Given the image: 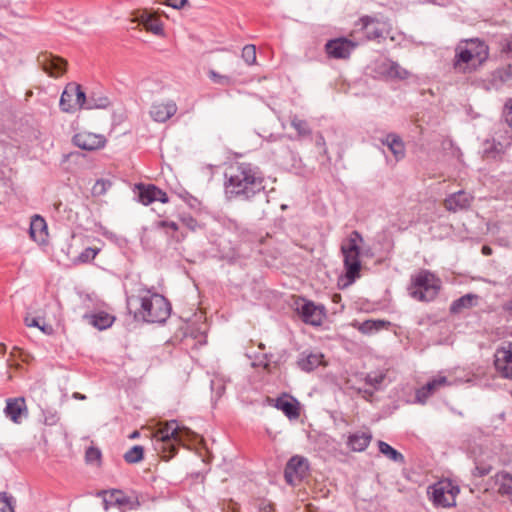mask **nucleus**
<instances>
[{
  "label": "nucleus",
  "instance_id": "f704fd0d",
  "mask_svg": "<svg viewBox=\"0 0 512 512\" xmlns=\"http://www.w3.org/2000/svg\"><path fill=\"white\" fill-rule=\"evenodd\" d=\"M291 126L297 131L299 137H307L311 135V128L307 121L297 116L291 117Z\"/></svg>",
  "mask_w": 512,
  "mask_h": 512
},
{
  "label": "nucleus",
  "instance_id": "2eb2a0df",
  "mask_svg": "<svg viewBox=\"0 0 512 512\" xmlns=\"http://www.w3.org/2000/svg\"><path fill=\"white\" fill-rule=\"evenodd\" d=\"M38 62L43 70L52 77L61 76L66 70V61L52 54H42L38 57Z\"/></svg>",
  "mask_w": 512,
  "mask_h": 512
},
{
  "label": "nucleus",
  "instance_id": "a18cd8bd",
  "mask_svg": "<svg viewBox=\"0 0 512 512\" xmlns=\"http://www.w3.org/2000/svg\"><path fill=\"white\" fill-rule=\"evenodd\" d=\"M98 253V249L88 247L78 256L80 262H88L93 260Z\"/></svg>",
  "mask_w": 512,
  "mask_h": 512
},
{
  "label": "nucleus",
  "instance_id": "de8ad7c7",
  "mask_svg": "<svg viewBox=\"0 0 512 512\" xmlns=\"http://www.w3.org/2000/svg\"><path fill=\"white\" fill-rule=\"evenodd\" d=\"M503 115L505 117L507 124L510 127H512V98L508 99L505 102V105L503 108Z\"/></svg>",
  "mask_w": 512,
  "mask_h": 512
},
{
  "label": "nucleus",
  "instance_id": "09e8293b",
  "mask_svg": "<svg viewBox=\"0 0 512 512\" xmlns=\"http://www.w3.org/2000/svg\"><path fill=\"white\" fill-rule=\"evenodd\" d=\"M156 227L157 228H169V229H172L174 231L178 230V225L176 222H173V221H158L156 223Z\"/></svg>",
  "mask_w": 512,
  "mask_h": 512
},
{
  "label": "nucleus",
  "instance_id": "5701e85b",
  "mask_svg": "<svg viewBox=\"0 0 512 512\" xmlns=\"http://www.w3.org/2000/svg\"><path fill=\"white\" fill-rule=\"evenodd\" d=\"M134 21L142 24L145 29L155 35L163 34V25L161 21L154 15L150 14L147 11H142L139 13Z\"/></svg>",
  "mask_w": 512,
  "mask_h": 512
},
{
  "label": "nucleus",
  "instance_id": "39448f33",
  "mask_svg": "<svg viewBox=\"0 0 512 512\" xmlns=\"http://www.w3.org/2000/svg\"><path fill=\"white\" fill-rule=\"evenodd\" d=\"M441 281L432 272L422 269L411 276L409 295L420 302L432 301L438 294Z\"/></svg>",
  "mask_w": 512,
  "mask_h": 512
},
{
  "label": "nucleus",
  "instance_id": "7ed1b4c3",
  "mask_svg": "<svg viewBox=\"0 0 512 512\" xmlns=\"http://www.w3.org/2000/svg\"><path fill=\"white\" fill-rule=\"evenodd\" d=\"M487 45L479 39L465 40L455 48L453 68L458 73H471L488 58Z\"/></svg>",
  "mask_w": 512,
  "mask_h": 512
},
{
  "label": "nucleus",
  "instance_id": "5fc2aeb1",
  "mask_svg": "<svg viewBox=\"0 0 512 512\" xmlns=\"http://www.w3.org/2000/svg\"><path fill=\"white\" fill-rule=\"evenodd\" d=\"M504 310L510 314H512V299L506 302L503 306Z\"/></svg>",
  "mask_w": 512,
  "mask_h": 512
},
{
  "label": "nucleus",
  "instance_id": "6ab92c4d",
  "mask_svg": "<svg viewBox=\"0 0 512 512\" xmlns=\"http://www.w3.org/2000/svg\"><path fill=\"white\" fill-rule=\"evenodd\" d=\"M70 90H72V94L74 96V104L75 109L85 108V109H95V108H104L108 105L107 98H101L99 103H91L87 101L85 92L82 90L80 85L70 84L68 85Z\"/></svg>",
  "mask_w": 512,
  "mask_h": 512
},
{
  "label": "nucleus",
  "instance_id": "6e6d98bb",
  "mask_svg": "<svg viewBox=\"0 0 512 512\" xmlns=\"http://www.w3.org/2000/svg\"><path fill=\"white\" fill-rule=\"evenodd\" d=\"M482 253H483L484 255H490V254L492 253V250H491V248H490V247H488V246H483V247H482Z\"/></svg>",
  "mask_w": 512,
  "mask_h": 512
},
{
  "label": "nucleus",
  "instance_id": "a878e982",
  "mask_svg": "<svg viewBox=\"0 0 512 512\" xmlns=\"http://www.w3.org/2000/svg\"><path fill=\"white\" fill-rule=\"evenodd\" d=\"M511 144V137L508 136L504 142H496L495 140H487L484 143L483 155L487 159H496L504 153L506 148Z\"/></svg>",
  "mask_w": 512,
  "mask_h": 512
},
{
  "label": "nucleus",
  "instance_id": "9d476101",
  "mask_svg": "<svg viewBox=\"0 0 512 512\" xmlns=\"http://www.w3.org/2000/svg\"><path fill=\"white\" fill-rule=\"evenodd\" d=\"M309 468L308 460L302 456L295 455L287 462L284 476L290 485L300 482L307 474Z\"/></svg>",
  "mask_w": 512,
  "mask_h": 512
},
{
  "label": "nucleus",
  "instance_id": "c03bdc74",
  "mask_svg": "<svg viewBox=\"0 0 512 512\" xmlns=\"http://www.w3.org/2000/svg\"><path fill=\"white\" fill-rule=\"evenodd\" d=\"M0 512H14L11 498L6 493H0Z\"/></svg>",
  "mask_w": 512,
  "mask_h": 512
},
{
  "label": "nucleus",
  "instance_id": "37998d69",
  "mask_svg": "<svg viewBox=\"0 0 512 512\" xmlns=\"http://www.w3.org/2000/svg\"><path fill=\"white\" fill-rule=\"evenodd\" d=\"M208 75H209V78L214 83L219 84V85L229 86L233 83V80L231 77H229L227 75H221L214 70H210Z\"/></svg>",
  "mask_w": 512,
  "mask_h": 512
},
{
  "label": "nucleus",
  "instance_id": "3c124183",
  "mask_svg": "<svg viewBox=\"0 0 512 512\" xmlns=\"http://www.w3.org/2000/svg\"><path fill=\"white\" fill-rule=\"evenodd\" d=\"M383 378L384 377L382 375L374 376V377H372L371 375H368L366 380H367V383H369L373 386H377L383 381Z\"/></svg>",
  "mask_w": 512,
  "mask_h": 512
},
{
  "label": "nucleus",
  "instance_id": "13d9d810",
  "mask_svg": "<svg viewBox=\"0 0 512 512\" xmlns=\"http://www.w3.org/2000/svg\"><path fill=\"white\" fill-rule=\"evenodd\" d=\"M139 433L138 431H134L131 435H130V438H136L138 437Z\"/></svg>",
  "mask_w": 512,
  "mask_h": 512
},
{
  "label": "nucleus",
  "instance_id": "f03ea898",
  "mask_svg": "<svg viewBox=\"0 0 512 512\" xmlns=\"http://www.w3.org/2000/svg\"><path fill=\"white\" fill-rule=\"evenodd\" d=\"M132 301L140 306L135 312V316L146 322L163 323L170 315L171 307L167 299L146 288L140 289L136 297L130 298L129 303Z\"/></svg>",
  "mask_w": 512,
  "mask_h": 512
},
{
  "label": "nucleus",
  "instance_id": "9b49d317",
  "mask_svg": "<svg viewBox=\"0 0 512 512\" xmlns=\"http://www.w3.org/2000/svg\"><path fill=\"white\" fill-rule=\"evenodd\" d=\"M494 365L503 378L512 380V342L496 349Z\"/></svg>",
  "mask_w": 512,
  "mask_h": 512
},
{
  "label": "nucleus",
  "instance_id": "c85d7f7f",
  "mask_svg": "<svg viewBox=\"0 0 512 512\" xmlns=\"http://www.w3.org/2000/svg\"><path fill=\"white\" fill-rule=\"evenodd\" d=\"M385 74L393 79L405 80L410 77V72L394 61L383 64Z\"/></svg>",
  "mask_w": 512,
  "mask_h": 512
},
{
  "label": "nucleus",
  "instance_id": "aec40b11",
  "mask_svg": "<svg viewBox=\"0 0 512 512\" xmlns=\"http://www.w3.org/2000/svg\"><path fill=\"white\" fill-rule=\"evenodd\" d=\"M139 199L142 204L149 205L154 201L168 202L167 194L154 185H139Z\"/></svg>",
  "mask_w": 512,
  "mask_h": 512
},
{
  "label": "nucleus",
  "instance_id": "b1692460",
  "mask_svg": "<svg viewBox=\"0 0 512 512\" xmlns=\"http://www.w3.org/2000/svg\"><path fill=\"white\" fill-rule=\"evenodd\" d=\"M372 440V434L370 431H357L349 435L347 440V446L355 452L364 451Z\"/></svg>",
  "mask_w": 512,
  "mask_h": 512
},
{
  "label": "nucleus",
  "instance_id": "c9c22d12",
  "mask_svg": "<svg viewBox=\"0 0 512 512\" xmlns=\"http://www.w3.org/2000/svg\"><path fill=\"white\" fill-rule=\"evenodd\" d=\"M25 323L28 327H37L45 334H51L53 331V328L51 325L47 324L44 319L40 317H30L27 316L25 318Z\"/></svg>",
  "mask_w": 512,
  "mask_h": 512
},
{
  "label": "nucleus",
  "instance_id": "72a5a7b5",
  "mask_svg": "<svg viewBox=\"0 0 512 512\" xmlns=\"http://www.w3.org/2000/svg\"><path fill=\"white\" fill-rule=\"evenodd\" d=\"M476 299L475 295L472 294H466L459 299L455 300L451 305V312L452 313H459L463 309L470 308L474 305V300Z\"/></svg>",
  "mask_w": 512,
  "mask_h": 512
},
{
  "label": "nucleus",
  "instance_id": "ea45409f",
  "mask_svg": "<svg viewBox=\"0 0 512 512\" xmlns=\"http://www.w3.org/2000/svg\"><path fill=\"white\" fill-rule=\"evenodd\" d=\"M493 77L495 80H499L502 83L512 80V65L497 69Z\"/></svg>",
  "mask_w": 512,
  "mask_h": 512
},
{
  "label": "nucleus",
  "instance_id": "bf43d9fd",
  "mask_svg": "<svg viewBox=\"0 0 512 512\" xmlns=\"http://www.w3.org/2000/svg\"><path fill=\"white\" fill-rule=\"evenodd\" d=\"M508 49L512 52V38L508 42Z\"/></svg>",
  "mask_w": 512,
  "mask_h": 512
},
{
  "label": "nucleus",
  "instance_id": "473e14b6",
  "mask_svg": "<svg viewBox=\"0 0 512 512\" xmlns=\"http://www.w3.org/2000/svg\"><path fill=\"white\" fill-rule=\"evenodd\" d=\"M71 91L69 86H67L60 97V109L65 113H73L76 111L74 104L75 99Z\"/></svg>",
  "mask_w": 512,
  "mask_h": 512
},
{
  "label": "nucleus",
  "instance_id": "bb28decb",
  "mask_svg": "<svg viewBox=\"0 0 512 512\" xmlns=\"http://www.w3.org/2000/svg\"><path fill=\"white\" fill-rule=\"evenodd\" d=\"M278 410H281L289 419H297L299 417V409L297 402L291 398L279 397L277 398L275 405Z\"/></svg>",
  "mask_w": 512,
  "mask_h": 512
},
{
  "label": "nucleus",
  "instance_id": "7c9ffc66",
  "mask_svg": "<svg viewBox=\"0 0 512 512\" xmlns=\"http://www.w3.org/2000/svg\"><path fill=\"white\" fill-rule=\"evenodd\" d=\"M378 448L380 453L383 454L389 460L399 464H403L405 462L404 456L396 449H394L392 446H390L388 443L379 440Z\"/></svg>",
  "mask_w": 512,
  "mask_h": 512
},
{
  "label": "nucleus",
  "instance_id": "a19ab883",
  "mask_svg": "<svg viewBox=\"0 0 512 512\" xmlns=\"http://www.w3.org/2000/svg\"><path fill=\"white\" fill-rule=\"evenodd\" d=\"M111 187V182L104 179H99L95 182L92 187L93 196H101L104 195L107 190Z\"/></svg>",
  "mask_w": 512,
  "mask_h": 512
},
{
  "label": "nucleus",
  "instance_id": "603ef678",
  "mask_svg": "<svg viewBox=\"0 0 512 512\" xmlns=\"http://www.w3.org/2000/svg\"><path fill=\"white\" fill-rule=\"evenodd\" d=\"M260 512H272L274 510L273 504L270 502H262L259 506Z\"/></svg>",
  "mask_w": 512,
  "mask_h": 512
},
{
  "label": "nucleus",
  "instance_id": "79ce46f5",
  "mask_svg": "<svg viewBox=\"0 0 512 512\" xmlns=\"http://www.w3.org/2000/svg\"><path fill=\"white\" fill-rule=\"evenodd\" d=\"M60 417L55 409L43 410V422L45 425L54 426L58 423Z\"/></svg>",
  "mask_w": 512,
  "mask_h": 512
},
{
  "label": "nucleus",
  "instance_id": "20e7f679",
  "mask_svg": "<svg viewBox=\"0 0 512 512\" xmlns=\"http://www.w3.org/2000/svg\"><path fill=\"white\" fill-rule=\"evenodd\" d=\"M190 433L188 428H181L175 420L160 424L153 433L155 450L163 459L169 460L175 455L177 445L181 444L184 436H189Z\"/></svg>",
  "mask_w": 512,
  "mask_h": 512
},
{
  "label": "nucleus",
  "instance_id": "0eeeda50",
  "mask_svg": "<svg viewBox=\"0 0 512 512\" xmlns=\"http://www.w3.org/2000/svg\"><path fill=\"white\" fill-rule=\"evenodd\" d=\"M459 492V487L449 479L438 481L428 490L433 503L444 508L456 505V496Z\"/></svg>",
  "mask_w": 512,
  "mask_h": 512
},
{
  "label": "nucleus",
  "instance_id": "a211bd4d",
  "mask_svg": "<svg viewBox=\"0 0 512 512\" xmlns=\"http://www.w3.org/2000/svg\"><path fill=\"white\" fill-rule=\"evenodd\" d=\"M472 200L473 197L469 193L461 190L449 195L444 200V206L448 211L455 213L460 210L468 209Z\"/></svg>",
  "mask_w": 512,
  "mask_h": 512
},
{
  "label": "nucleus",
  "instance_id": "f8f14e48",
  "mask_svg": "<svg viewBox=\"0 0 512 512\" xmlns=\"http://www.w3.org/2000/svg\"><path fill=\"white\" fill-rule=\"evenodd\" d=\"M296 311L307 324L318 326L322 323L324 317L323 309L311 301L305 299L297 301Z\"/></svg>",
  "mask_w": 512,
  "mask_h": 512
},
{
  "label": "nucleus",
  "instance_id": "393cba45",
  "mask_svg": "<svg viewBox=\"0 0 512 512\" xmlns=\"http://www.w3.org/2000/svg\"><path fill=\"white\" fill-rule=\"evenodd\" d=\"M29 234L35 242L41 243L45 241L47 236V225L43 217L34 215L31 218Z\"/></svg>",
  "mask_w": 512,
  "mask_h": 512
},
{
  "label": "nucleus",
  "instance_id": "0e129e2a",
  "mask_svg": "<svg viewBox=\"0 0 512 512\" xmlns=\"http://www.w3.org/2000/svg\"><path fill=\"white\" fill-rule=\"evenodd\" d=\"M320 140L321 141H317V144H322V142L324 143V138L323 137H321Z\"/></svg>",
  "mask_w": 512,
  "mask_h": 512
},
{
  "label": "nucleus",
  "instance_id": "4c0bfd02",
  "mask_svg": "<svg viewBox=\"0 0 512 512\" xmlns=\"http://www.w3.org/2000/svg\"><path fill=\"white\" fill-rule=\"evenodd\" d=\"M143 453V447L136 445L124 454V459L127 463H137L143 459Z\"/></svg>",
  "mask_w": 512,
  "mask_h": 512
},
{
  "label": "nucleus",
  "instance_id": "cd10ccee",
  "mask_svg": "<svg viewBox=\"0 0 512 512\" xmlns=\"http://www.w3.org/2000/svg\"><path fill=\"white\" fill-rule=\"evenodd\" d=\"M383 144L387 145L397 160L402 159L405 155V147L401 138L396 134H388Z\"/></svg>",
  "mask_w": 512,
  "mask_h": 512
},
{
  "label": "nucleus",
  "instance_id": "4468645a",
  "mask_svg": "<svg viewBox=\"0 0 512 512\" xmlns=\"http://www.w3.org/2000/svg\"><path fill=\"white\" fill-rule=\"evenodd\" d=\"M4 413L7 418L16 424H20L28 417V408L23 397L8 398Z\"/></svg>",
  "mask_w": 512,
  "mask_h": 512
},
{
  "label": "nucleus",
  "instance_id": "58836bf2",
  "mask_svg": "<svg viewBox=\"0 0 512 512\" xmlns=\"http://www.w3.org/2000/svg\"><path fill=\"white\" fill-rule=\"evenodd\" d=\"M242 58L248 65L256 64V47L249 44L242 49Z\"/></svg>",
  "mask_w": 512,
  "mask_h": 512
},
{
  "label": "nucleus",
  "instance_id": "2f4dec72",
  "mask_svg": "<svg viewBox=\"0 0 512 512\" xmlns=\"http://www.w3.org/2000/svg\"><path fill=\"white\" fill-rule=\"evenodd\" d=\"M90 323L99 330L106 329L113 324L114 317L108 313L100 312L89 316Z\"/></svg>",
  "mask_w": 512,
  "mask_h": 512
},
{
  "label": "nucleus",
  "instance_id": "f3484780",
  "mask_svg": "<svg viewBox=\"0 0 512 512\" xmlns=\"http://www.w3.org/2000/svg\"><path fill=\"white\" fill-rule=\"evenodd\" d=\"M356 44L346 38L330 40L326 44L327 53L334 58H347Z\"/></svg>",
  "mask_w": 512,
  "mask_h": 512
},
{
  "label": "nucleus",
  "instance_id": "e2e57ef3",
  "mask_svg": "<svg viewBox=\"0 0 512 512\" xmlns=\"http://www.w3.org/2000/svg\"><path fill=\"white\" fill-rule=\"evenodd\" d=\"M320 140L321 141H317V144H322V142L324 143V138L323 137H321Z\"/></svg>",
  "mask_w": 512,
  "mask_h": 512
},
{
  "label": "nucleus",
  "instance_id": "f257e3e1",
  "mask_svg": "<svg viewBox=\"0 0 512 512\" xmlns=\"http://www.w3.org/2000/svg\"><path fill=\"white\" fill-rule=\"evenodd\" d=\"M225 191L229 198L250 200L264 191V177L251 163H235L225 172Z\"/></svg>",
  "mask_w": 512,
  "mask_h": 512
},
{
  "label": "nucleus",
  "instance_id": "052dcab7",
  "mask_svg": "<svg viewBox=\"0 0 512 512\" xmlns=\"http://www.w3.org/2000/svg\"><path fill=\"white\" fill-rule=\"evenodd\" d=\"M75 397H76V398H80V399H83V398H84V396H82V395H80V394H78V393H76V394H75Z\"/></svg>",
  "mask_w": 512,
  "mask_h": 512
},
{
  "label": "nucleus",
  "instance_id": "412c9836",
  "mask_svg": "<svg viewBox=\"0 0 512 512\" xmlns=\"http://www.w3.org/2000/svg\"><path fill=\"white\" fill-rule=\"evenodd\" d=\"M448 385V380L445 376H437L431 381H429L422 388L418 389L416 392V398L418 402L425 403L426 400L432 395L434 392L439 390L441 387Z\"/></svg>",
  "mask_w": 512,
  "mask_h": 512
},
{
  "label": "nucleus",
  "instance_id": "49530a36",
  "mask_svg": "<svg viewBox=\"0 0 512 512\" xmlns=\"http://www.w3.org/2000/svg\"><path fill=\"white\" fill-rule=\"evenodd\" d=\"M100 457H101V452L97 448L89 447L86 450L85 458H86L87 462H89V463L96 462L100 459Z\"/></svg>",
  "mask_w": 512,
  "mask_h": 512
},
{
  "label": "nucleus",
  "instance_id": "6e6552de",
  "mask_svg": "<svg viewBox=\"0 0 512 512\" xmlns=\"http://www.w3.org/2000/svg\"><path fill=\"white\" fill-rule=\"evenodd\" d=\"M103 497L104 509L107 511L111 506L124 507L128 509H136L140 506L138 495H126L121 490L102 491L98 494Z\"/></svg>",
  "mask_w": 512,
  "mask_h": 512
},
{
  "label": "nucleus",
  "instance_id": "8fccbe9b",
  "mask_svg": "<svg viewBox=\"0 0 512 512\" xmlns=\"http://www.w3.org/2000/svg\"><path fill=\"white\" fill-rule=\"evenodd\" d=\"M165 4L174 9H181L187 4V0H166Z\"/></svg>",
  "mask_w": 512,
  "mask_h": 512
},
{
  "label": "nucleus",
  "instance_id": "ddd939ff",
  "mask_svg": "<svg viewBox=\"0 0 512 512\" xmlns=\"http://www.w3.org/2000/svg\"><path fill=\"white\" fill-rule=\"evenodd\" d=\"M72 142L82 150L93 151L103 148L106 138L102 134L81 131L73 136Z\"/></svg>",
  "mask_w": 512,
  "mask_h": 512
},
{
  "label": "nucleus",
  "instance_id": "423d86ee",
  "mask_svg": "<svg viewBox=\"0 0 512 512\" xmlns=\"http://www.w3.org/2000/svg\"><path fill=\"white\" fill-rule=\"evenodd\" d=\"M363 237L358 231H353L341 245V252L344 258V267L346 277L352 282L359 277L360 262V243Z\"/></svg>",
  "mask_w": 512,
  "mask_h": 512
},
{
  "label": "nucleus",
  "instance_id": "4d7b16f0",
  "mask_svg": "<svg viewBox=\"0 0 512 512\" xmlns=\"http://www.w3.org/2000/svg\"><path fill=\"white\" fill-rule=\"evenodd\" d=\"M100 99H101V98H99V99H94L93 97H89V98H87V101H90L91 103H99V102H100Z\"/></svg>",
  "mask_w": 512,
  "mask_h": 512
},
{
  "label": "nucleus",
  "instance_id": "e433bc0d",
  "mask_svg": "<svg viewBox=\"0 0 512 512\" xmlns=\"http://www.w3.org/2000/svg\"><path fill=\"white\" fill-rule=\"evenodd\" d=\"M386 325L385 321L382 320H367L364 321L360 326L359 330L364 334H369L374 331L383 329Z\"/></svg>",
  "mask_w": 512,
  "mask_h": 512
},
{
  "label": "nucleus",
  "instance_id": "680f3d73",
  "mask_svg": "<svg viewBox=\"0 0 512 512\" xmlns=\"http://www.w3.org/2000/svg\"><path fill=\"white\" fill-rule=\"evenodd\" d=\"M320 140L321 141H317V144H322V142L324 143V138L323 137H321Z\"/></svg>",
  "mask_w": 512,
  "mask_h": 512
},
{
  "label": "nucleus",
  "instance_id": "dca6fc26",
  "mask_svg": "<svg viewBox=\"0 0 512 512\" xmlns=\"http://www.w3.org/2000/svg\"><path fill=\"white\" fill-rule=\"evenodd\" d=\"M177 112V105L174 101L153 103L150 108V116L156 122H166Z\"/></svg>",
  "mask_w": 512,
  "mask_h": 512
},
{
  "label": "nucleus",
  "instance_id": "864d4df0",
  "mask_svg": "<svg viewBox=\"0 0 512 512\" xmlns=\"http://www.w3.org/2000/svg\"><path fill=\"white\" fill-rule=\"evenodd\" d=\"M490 472V468L488 467H476L474 470L475 476H484L487 475Z\"/></svg>",
  "mask_w": 512,
  "mask_h": 512
},
{
  "label": "nucleus",
  "instance_id": "1a4fd4ad",
  "mask_svg": "<svg viewBox=\"0 0 512 512\" xmlns=\"http://www.w3.org/2000/svg\"><path fill=\"white\" fill-rule=\"evenodd\" d=\"M360 23L368 40L380 41L385 39L391 32V25L385 20L365 16L360 19Z\"/></svg>",
  "mask_w": 512,
  "mask_h": 512
},
{
  "label": "nucleus",
  "instance_id": "c756f323",
  "mask_svg": "<svg viewBox=\"0 0 512 512\" xmlns=\"http://www.w3.org/2000/svg\"><path fill=\"white\" fill-rule=\"evenodd\" d=\"M495 485L497 487V491L501 495L507 496L512 502V476L507 473L497 474Z\"/></svg>",
  "mask_w": 512,
  "mask_h": 512
},
{
  "label": "nucleus",
  "instance_id": "4be33fe9",
  "mask_svg": "<svg viewBox=\"0 0 512 512\" xmlns=\"http://www.w3.org/2000/svg\"><path fill=\"white\" fill-rule=\"evenodd\" d=\"M324 355L320 352H303L298 359V366L306 372H310L320 365H325Z\"/></svg>",
  "mask_w": 512,
  "mask_h": 512
}]
</instances>
